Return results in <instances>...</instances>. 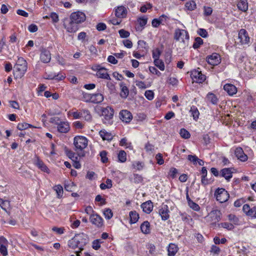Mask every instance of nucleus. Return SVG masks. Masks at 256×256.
Wrapping results in <instances>:
<instances>
[{
    "mask_svg": "<svg viewBox=\"0 0 256 256\" xmlns=\"http://www.w3.org/2000/svg\"><path fill=\"white\" fill-rule=\"evenodd\" d=\"M236 157L242 162H246L248 160V156L244 153L242 148H236L234 151Z\"/></svg>",
    "mask_w": 256,
    "mask_h": 256,
    "instance_id": "2eb2a0df",
    "label": "nucleus"
},
{
    "mask_svg": "<svg viewBox=\"0 0 256 256\" xmlns=\"http://www.w3.org/2000/svg\"><path fill=\"white\" fill-rule=\"evenodd\" d=\"M142 232L144 234H149L150 232V224L148 221H144L140 226Z\"/></svg>",
    "mask_w": 256,
    "mask_h": 256,
    "instance_id": "c85d7f7f",
    "label": "nucleus"
},
{
    "mask_svg": "<svg viewBox=\"0 0 256 256\" xmlns=\"http://www.w3.org/2000/svg\"><path fill=\"white\" fill-rule=\"evenodd\" d=\"M188 159L193 162L194 164H196L197 160H198V158L195 155H188Z\"/></svg>",
    "mask_w": 256,
    "mask_h": 256,
    "instance_id": "0e129e2a",
    "label": "nucleus"
},
{
    "mask_svg": "<svg viewBox=\"0 0 256 256\" xmlns=\"http://www.w3.org/2000/svg\"><path fill=\"white\" fill-rule=\"evenodd\" d=\"M50 18H52L53 23H56L59 21L58 16L56 12H52L50 14Z\"/></svg>",
    "mask_w": 256,
    "mask_h": 256,
    "instance_id": "680f3d73",
    "label": "nucleus"
},
{
    "mask_svg": "<svg viewBox=\"0 0 256 256\" xmlns=\"http://www.w3.org/2000/svg\"><path fill=\"white\" fill-rule=\"evenodd\" d=\"M65 28L68 32H75L78 30V24L72 20L70 21L68 24H64Z\"/></svg>",
    "mask_w": 256,
    "mask_h": 256,
    "instance_id": "f3484780",
    "label": "nucleus"
},
{
    "mask_svg": "<svg viewBox=\"0 0 256 256\" xmlns=\"http://www.w3.org/2000/svg\"><path fill=\"white\" fill-rule=\"evenodd\" d=\"M40 58L42 62L44 63H48L51 60V54L50 52L46 50H44L42 51Z\"/></svg>",
    "mask_w": 256,
    "mask_h": 256,
    "instance_id": "6ab92c4d",
    "label": "nucleus"
},
{
    "mask_svg": "<svg viewBox=\"0 0 256 256\" xmlns=\"http://www.w3.org/2000/svg\"><path fill=\"white\" fill-rule=\"evenodd\" d=\"M53 190L56 191L57 194V197L60 198L64 194L63 188L60 185H56L53 187Z\"/></svg>",
    "mask_w": 256,
    "mask_h": 256,
    "instance_id": "2f4dec72",
    "label": "nucleus"
},
{
    "mask_svg": "<svg viewBox=\"0 0 256 256\" xmlns=\"http://www.w3.org/2000/svg\"><path fill=\"white\" fill-rule=\"evenodd\" d=\"M216 199L220 203L226 202L229 198V194L224 188H218L215 192Z\"/></svg>",
    "mask_w": 256,
    "mask_h": 256,
    "instance_id": "7ed1b4c3",
    "label": "nucleus"
},
{
    "mask_svg": "<svg viewBox=\"0 0 256 256\" xmlns=\"http://www.w3.org/2000/svg\"><path fill=\"white\" fill-rule=\"evenodd\" d=\"M10 202L7 200H4L0 198V206L2 210L8 212L6 207L9 206Z\"/></svg>",
    "mask_w": 256,
    "mask_h": 256,
    "instance_id": "3c124183",
    "label": "nucleus"
},
{
    "mask_svg": "<svg viewBox=\"0 0 256 256\" xmlns=\"http://www.w3.org/2000/svg\"><path fill=\"white\" fill-rule=\"evenodd\" d=\"M90 222L92 224L95 225L98 228H101L103 226L102 218L97 214H92L90 217Z\"/></svg>",
    "mask_w": 256,
    "mask_h": 256,
    "instance_id": "9d476101",
    "label": "nucleus"
},
{
    "mask_svg": "<svg viewBox=\"0 0 256 256\" xmlns=\"http://www.w3.org/2000/svg\"><path fill=\"white\" fill-rule=\"evenodd\" d=\"M82 118H84L86 120L90 122L92 120V116L90 114V112L86 110H84L82 111Z\"/></svg>",
    "mask_w": 256,
    "mask_h": 256,
    "instance_id": "473e14b6",
    "label": "nucleus"
},
{
    "mask_svg": "<svg viewBox=\"0 0 256 256\" xmlns=\"http://www.w3.org/2000/svg\"><path fill=\"white\" fill-rule=\"evenodd\" d=\"M84 210L86 213L90 216L96 214L94 211L93 210L92 207L90 206H88L86 207Z\"/></svg>",
    "mask_w": 256,
    "mask_h": 256,
    "instance_id": "774afa93",
    "label": "nucleus"
},
{
    "mask_svg": "<svg viewBox=\"0 0 256 256\" xmlns=\"http://www.w3.org/2000/svg\"><path fill=\"white\" fill-rule=\"evenodd\" d=\"M119 34L122 38H127L130 35V33L124 29H121L118 31Z\"/></svg>",
    "mask_w": 256,
    "mask_h": 256,
    "instance_id": "8fccbe9b",
    "label": "nucleus"
},
{
    "mask_svg": "<svg viewBox=\"0 0 256 256\" xmlns=\"http://www.w3.org/2000/svg\"><path fill=\"white\" fill-rule=\"evenodd\" d=\"M180 134L182 138L185 139L190 138V132L184 128H182L180 130Z\"/></svg>",
    "mask_w": 256,
    "mask_h": 256,
    "instance_id": "c03bdc74",
    "label": "nucleus"
},
{
    "mask_svg": "<svg viewBox=\"0 0 256 256\" xmlns=\"http://www.w3.org/2000/svg\"><path fill=\"white\" fill-rule=\"evenodd\" d=\"M102 112L105 119L109 120L112 118L114 111L110 107L107 106L102 109Z\"/></svg>",
    "mask_w": 256,
    "mask_h": 256,
    "instance_id": "4468645a",
    "label": "nucleus"
},
{
    "mask_svg": "<svg viewBox=\"0 0 256 256\" xmlns=\"http://www.w3.org/2000/svg\"><path fill=\"white\" fill-rule=\"evenodd\" d=\"M228 219L229 220L232 222L234 224H238V218L234 214H230L228 216Z\"/></svg>",
    "mask_w": 256,
    "mask_h": 256,
    "instance_id": "603ef678",
    "label": "nucleus"
},
{
    "mask_svg": "<svg viewBox=\"0 0 256 256\" xmlns=\"http://www.w3.org/2000/svg\"><path fill=\"white\" fill-rule=\"evenodd\" d=\"M96 76L98 78L108 80H111L110 75L107 72L106 69L105 68L100 69L98 71H97Z\"/></svg>",
    "mask_w": 256,
    "mask_h": 256,
    "instance_id": "412c9836",
    "label": "nucleus"
},
{
    "mask_svg": "<svg viewBox=\"0 0 256 256\" xmlns=\"http://www.w3.org/2000/svg\"><path fill=\"white\" fill-rule=\"evenodd\" d=\"M92 94L83 93V100L86 102H92Z\"/></svg>",
    "mask_w": 256,
    "mask_h": 256,
    "instance_id": "5fc2aeb1",
    "label": "nucleus"
},
{
    "mask_svg": "<svg viewBox=\"0 0 256 256\" xmlns=\"http://www.w3.org/2000/svg\"><path fill=\"white\" fill-rule=\"evenodd\" d=\"M203 44V40L200 37L195 38V42L193 44V48H198Z\"/></svg>",
    "mask_w": 256,
    "mask_h": 256,
    "instance_id": "a18cd8bd",
    "label": "nucleus"
},
{
    "mask_svg": "<svg viewBox=\"0 0 256 256\" xmlns=\"http://www.w3.org/2000/svg\"><path fill=\"white\" fill-rule=\"evenodd\" d=\"M178 173V170L175 168H171L168 173V177L174 178Z\"/></svg>",
    "mask_w": 256,
    "mask_h": 256,
    "instance_id": "79ce46f5",
    "label": "nucleus"
},
{
    "mask_svg": "<svg viewBox=\"0 0 256 256\" xmlns=\"http://www.w3.org/2000/svg\"><path fill=\"white\" fill-rule=\"evenodd\" d=\"M207 99L213 104H216L218 102V99L212 93H208L206 96Z\"/></svg>",
    "mask_w": 256,
    "mask_h": 256,
    "instance_id": "72a5a7b5",
    "label": "nucleus"
},
{
    "mask_svg": "<svg viewBox=\"0 0 256 256\" xmlns=\"http://www.w3.org/2000/svg\"><path fill=\"white\" fill-rule=\"evenodd\" d=\"M238 8L239 10L246 12L248 10V2L247 0H240L237 4Z\"/></svg>",
    "mask_w": 256,
    "mask_h": 256,
    "instance_id": "cd10ccee",
    "label": "nucleus"
},
{
    "mask_svg": "<svg viewBox=\"0 0 256 256\" xmlns=\"http://www.w3.org/2000/svg\"><path fill=\"white\" fill-rule=\"evenodd\" d=\"M99 134L100 137L104 140H106L108 141H110L113 138L112 134L111 133L106 132L104 130H101L99 132Z\"/></svg>",
    "mask_w": 256,
    "mask_h": 256,
    "instance_id": "bb28decb",
    "label": "nucleus"
},
{
    "mask_svg": "<svg viewBox=\"0 0 256 256\" xmlns=\"http://www.w3.org/2000/svg\"><path fill=\"white\" fill-rule=\"evenodd\" d=\"M156 160L157 164L160 165H162L164 163V160L161 154L158 153L156 154Z\"/></svg>",
    "mask_w": 256,
    "mask_h": 256,
    "instance_id": "4d7b16f0",
    "label": "nucleus"
},
{
    "mask_svg": "<svg viewBox=\"0 0 256 256\" xmlns=\"http://www.w3.org/2000/svg\"><path fill=\"white\" fill-rule=\"evenodd\" d=\"M135 83H136V86L138 88H141V89H145L148 87L146 86V84L144 82H142V81H139V80H136L135 81Z\"/></svg>",
    "mask_w": 256,
    "mask_h": 256,
    "instance_id": "e2e57ef3",
    "label": "nucleus"
},
{
    "mask_svg": "<svg viewBox=\"0 0 256 256\" xmlns=\"http://www.w3.org/2000/svg\"><path fill=\"white\" fill-rule=\"evenodd\" d=\"M191 76L194 82L197 83H202L206 79V76L201 72L194 70L192 72Z\"/></svg>",
    "mask_w": 256,
    "mask_h": 256,
    "instance_id": "6e6552de",
    "label": "nucleus"
},
{
    "mask_svg": "<svg viewBox=\"0 0 256 256\" xmlns=\"http://www.w3.org/2000/svg\"><path fill=\"white\" fill-rule=\"evenodd\" d=\"M86 18L85 14L79 11L72 12L70 16V20L78 24L84 22L86 20Z\"/></svg>",
    "mask_w": 256,
    "mask_h": 256,
    "instance_id": "20e7f679",
    "label": "nucleus"
},
{
    "mask_svg": "<svg viewBox=\"0 0 256 256\" xmlns=\"http://www.w3.org/2000/svg\"><path fill=\"white\" fill-rule=\"evenodd\" d=\"M27 70V66L15 65L14 74L16 78H20L24 74Z\"/></svg>",
    "mask_w": 256,
    "mask_h": 256,
    "instance_id": "423d86ee",
    "label": "nucleus"
},
{
    "mask_svg": "<svg viewBox=\"0 0 256 256\" xmlns=\"http://www.w3.org/2000/svg\"><path fill=\"white\" fill-rule=\"evenodd\" d=\"M141 208H142L144 212L146 214H150L152 210L153 204L150 201H148L142 204Z\"/></svg>",
    "mask_w": 256,
    "mask_h": 256,
    "instance_id": "a878e982",
    "label": "nucleus"
},
{
    "mask_svg": "<svg viewBox=\"0 0 256 256\" xmlns=\"http://www.w3.org/2000/svg\"><path fill=\"white\" fill-rule=\"evenodd\" d=\"M129 216L130 218V222L131 224L136 223L139 218V215L136 211L130 212Z\"/></svg>",
    "mask_w": 256,
    "mask_h": 256,
    "instance_id": "c756f323",
    "label": "nucleus"
},
{
    "mask_svg": "<svg viewBox=\"0 0 256 256\" xmlns=\"http://www.w3.org/2000/svg\"><path fill=\"white\" fill-rule=\"evenodd\" d=\"M154 64L155 66L158 67L160 70H164V62L160 60H154Z\"/></svg>",
    "mask_w": 256,
    "mask_h": 256,
    "instance_id": "a19ab883",
    "label": "nucleus"
},
{
    "mask_svg": "<svg viewBox=\"0 0 256 256\" xmlns=\"http://www.w3.org/2000/svg\"><path fill=\"white\" fill-rule=\"evenodd\" d=\"M28 128H36V127L30 124L26 123V122L19 123V124H18L17 126V128L20 130H26V129Z\"/></svg>",
    "mask_w": 256,
    "mask_h": 256,
    "instance_id": "f704fd0d",
    "label": "nucleus"
},
{
    "mask_svg": "<svg viewBox=\"0 0 256 256\" xmlns=\"http://www.w3.org/2000/svg\"><path fill=\"white\" fill-rule=\"evenodd\" d=\"M88 140L83 136H76L74 140V144L76 150L82 151L88 146Z\"/></svg>",
    "mask_w": 256,
    "mask_h": 256,
    "instance_id": "f03ea898",
    "label": "nucleus"
},
{
    "mask_svg": "<svg viewBox=\"0 0 256 256\" xmlns=\"http://www.w3.org/2000/svg\"><path fill=\"white\" fill-rule=\"evenodd\" d=\"M138 46L140 49H144L146 51L147 50V44L146 42L143 40H140L138 41Z\"/></svg>",
    "mask_w": 256,
    "mask_h": 256,
    "instance_id": "864d4df0",
    "label": "nucleus"
},
{
    "mask_svg": "<svg viewBox=\"0 0 256 256\" xmlns=\"http://www.w3.org/2000/svg\"><path fill=\"white\" fill-rule=\"evenodd\" d=\"M120 95L121 97L124 98H126L129 94V90L128 88L123 82L120 84Z\"/></svg>",
    "mask_w": 256,
    "mask_h": 256,
    "instance_id": "b1692460",
    "label": "nucleus"
},
{
    "mask_svg": "<svg viewBox=\"0 0 256 256\" xmlns=\"http://www.w3.org/2000/svg\"><path fill=\"white\" fill-rule=\"evenodd\" d=\"M16 65L27 66V62L22 58H19Z\"/></svg>",
    "mask_w": 256,
    "mask_h": 256,
    "instance_id": "338daca9",
    "label": "nucleus"
},
{
    "mask_svg": "<svg viewBox=\"0 0 256 256\" xmlns=\"http://www.w3.org/2000/svg\"><path fill=\"white\" fill-rule=\"evenodd\" d=\"M143 180V178L142 176L138 174H134V183H140Z\"/></svg>",
    "mask_w": 256,
    "mask_h": 256,
    "instance_id": "bf43d9fd",
    "label": "nucleus"
},
{
    "mask_svg": "<svg viewBox=\"0 0 256 256\" xmlns=\"http://www.w3.org/2000/svg\"><path fill=\"white\" fill-rule=\"evenodd\" d=\"M102 242L100 239L94 240L92 242V247L96 250H98L100 248V244Z\"/></svg>",
    "mask_w": 256,
    "mask_h": 256,
    "instance_id": "09e8293b",
    "label": "nucleus"
},
{
    "mask_svg": "<svg viewBox=\"0 0 256 256\" xmlns=\"http://www.w3.org/2000/svg\"><path fill=\"white\" fill-rule=\"evenodd\" d=\"M118 156L119 161L121 162H125L126 160V154L124 150H120Z\"/></svg>",
    "mask_w": 256,
    "mask_h": 256,
    "instance_id": "ea45409f",
    "label": "nucleus"
},
{
    "mask_svg": "<svg viewBox=\"0 0 256 256\" xmlns=\"http://www.w3.org/2000/svg\"><path fill=\"white\" fill-rule=\"evenodd\" d=\"M107 152L105 150L101 152L100 154V156L101 158V160L102 162L105 163L108 162V158L106 157Z\"/></svg>",
    "mask_w": 256,
    "mask_h": 256,
    "instance_id": "052dcab7",
    "label": "nucleus"
},
{
    "mask_svg": "<svg viewBox=\"0 0 256 256\" xmlns=\"http://www.w3.org/2000/svg\"><path fill=\"white\" fill-rule=\"evenodd\" d=\"M222 214L220 210H213L209 214L208 218L212 224H216L221 219Z\"/></svg>",
    "mask_w": 256,
    "mask_h": 256,
    "instance_id": "39448f33",
    "label": "nucleus"
},
{
    "mask_svg": "<svg viewBox=\"0 0 256 256\" xmlns=\"http://www.w3.org/2000/svg\"><path fill=\"white\" fill-rule=\"evenodd\" d=\"M147 21H148V18H144V17L140 18L138 19V22L141 28L140 29V30H142L144 28V26L147 23ZM136 28L138 30H140L139 27H138Z\"/></svg>",
    "mask_w": 256,
    "mask_h": 256,
    "instance_id": "c9c22d12",
    "label": "nucleus"
},
{
    "mask_svg": "<svg viewBox=\"0 0 256 256\" xmlns=\"http://www.w3.org/2000/svg\"><path fill=\"white\" fill-rule=\"evenodd\" d=\"M34 164L36 166L42 171L49 174L50 170L40 160L39 157L36 156Z\"/></svg>",
    "mask_w": 256,
    "mask_h": 256,
    "instance_id": "ddd939ff",
    "label": "nucleus"
},
{
    "mask_svg": "<svg viewBox=\"0 0 256 256\" xmlns=\"http://www.w3.org/2000/svg\"><path fill=\"white\" fill-rule=\"evenodd\" d=\"M75 184L73 182H70L65 184L64 188L66 191L72 192L74 190Z\"/></svg>",
    "mask_w": 256,
    "mask_h": 256,
    "instance_id": "49530a36",
    "label": "nucleus"
},
{
    "mask_svg": "<svg viewBox=\"0 0 256 256\" xmlns=\"http://www.w3.org/2000/svg\"><path fill=\"white\" fill-rule=\"evenodd\" d=\"M89 239L87 234L84 233L76 234L68 242V246L72 249L78 248L80 251L76 252L77 256H80L79 253L83 250V248L88 242Z\"/></svg>",
    "mask_w": 256,
    "mask_h": 256,
    "instance_id": "f257e3e1",
    "label": "nucleus"
},
{
    "mask_svg": "<svg viewBox=\"0 0 256 256\" xmlns=\"http://www.w3.org/2000/svg\"><path fill=\"white\" fill-rule=\"evenodd\" d=\"M104 100L102 94L100 93L92 94V102L100 103Z\"/></svg>",
    "mask_w": 256,
    "mask_h": 256,
    "instance_id": "7c9ffc66",
    "label": "nucleus"
},
{
    "mask_svg": "<svg viewBox=\"0 0 256 256\" xmlns=\"http://www.w3.org/2000/svg\"><path fill=\"white\" fill-rule=\"evenodd\" d=\"M206 61L210 65L217 66L220 62V56L216 53H213L206 57Z\"/></svg>",
    "mask_w": 256,
    "mask_h": 256,
    "instance_id": "1a4fd4ad",
    "label": "nucleus"
},
{
    "mask_svg": "<svg viewBox=\"0 0 256 256\" xmlns=\"http://www.w3.org/2000/svg\"><path fill=\"white\" fill-rule=\"evenodd\" d=\"M144 96L148 100H152L154 98V93L152 90H148L146 91Z\"/></svg>",
    "mask_w": 256,
    "mask_h": 256,
    "instance_id": "13d9d810",
    "label": "nucleus"
},
{
    "mask_svg": "<svg viewBox=\"0 0 256 256\" xmlns=\"http://www.w3.org/2000/svg\"><path fill=\"white\" fill-rule=\"evenodd\" d=\"M238 38L242 44H248L250 42V37L244 29H241L239 31Z\"/></svg>",
    "mask_w": 256,
    "mask_h": 256,
    "instance_id": "f8f14e48",
    "label": "nucleus"
},
{
    "mask_svg": "<svg viewBox=\"0 0 256 256\" xmlns=\"http://www.w3.org/2000/svg\"><path fill=\"white\" fill-rule=\"evenodd\" d=\"M127 14V10L124 6H118L115 10V15L117 18H125Z\"/></svg>",
    "mask_w": 256,
    "mask_h": 256,
    "instance_id": "dca6fc26",
    "label": "nucleus"
},
{
    "mask_svg": "<svg viewBox=\"0 0 256 256\" xmlns=\"http://www.w3.org/2000/svg\"><path fill=\"white\" fill-rule=\"evenodd\" d=\"M186 8L189 10H193L196 8V4L194 1L191 0L186 2Z\"/></svg>",
    "mask_w": 256,
    "mask_h": 256,
    "instance_id": "e433bc0d",
    "label": "nucleus"
},
{
    "mask_svg": "<svg viewBox=\"0 0 256 256\" xmlns=\"http://www.w3.org/2000/svg\"><path fill=\"white\" fill-rule=\"evenodd\" d=\"M169 210L167 205H164L159 210V214L162 219L164 220H167L169 218Z\"/></svg>",
    "mask_w": 256,
    "mask_h": 256,
    "instance_id": "a211bd4d",
    "label": "nucleus"
},
{
    "mask_svg": "<svg viewBox=\"0 0 256 256\" xmlns=\"http://www.w3.org/2000/svg\"><path fill=\"white\" fill-rule=\"evenodd\" d=\"M120 118L123 122L129 123L132 118V115L128 110H124L120 112Z\"/></svg>",
    "mask_w": 256,
    "mask_h": 256,
    "instance_id": "9b49d317",
    "label": "nucleus"
},
{
    "mask_svg": "<svg viewBox=\"0 0 256 256\" xmlns=\"http://www.w3.org/2000/svg\"><path fill=\"white\" fill-rule=\"evenodd\" d=\"M188 204L190 208L196 211H198L200 208L199 206L196 202H194L192 200L188 202Z\"/></svg>",
    "mask_w": 256,
    "mask_h": 256,
    "instance_id": "6e6d98bb",
    "label": "nucleus"
},
{
    "mask_svg": "<svg viewBox=\"0 0 256 256\" xmlns=\"http://www.w3.org/2000/svg\"><path fill=\"white\" fill-rule=\"evenodd\" d=\"M105 218L107 220H110L113 216L112 210L109 208H106L103 212Z\"/></svg>",
    "mask_w": 256,
    "mask_h": 256,
    "instance_id": "58836bf2",
    "label": "nucleus"
},
{
    "mask_svg": "<svg viewBox=\"0 0 256 256\" xmlns=\"http://www.w3.org/2000/svg\"><path fill=\"white\" fill-rule=\"evenodd\" d=\"M246 215L252 217H256V207L254 206L253 208H250V210L248 212Z\"/></svg>",
    "mask_w": 256,
    "mask_h": 256,
    "instance_id": "69168bd1",
    "label": "nucleus"
},
{
    "mask_svg": "<svg viewBox=\"0 0 256 256\" xmlns=\"http://www.w3.org/2000/svg\"><path fill=\"white\" fill-rule=\"evenodd\" d=\"M178 250L177 245L174 244H170L168 248V256H174Z\"/></svg>",
    "mask_w": 256,
    "mask_h": 256,
    "instance_id": "393cba45",
    "label": "nucleus"
},
{
    "mask_svg": "<svg viewBox=\"0 0 256 256\" xmlns=\"http://www.w3.org/2000/svg\"><path fill=\"white\" fill-rule=\"evenodd\" d=\"M224 89L230 96H232L237 92L236 88L232 84H226L224 86Z\"/></svg>",
    "mask_w": 256,
    "mask_h": 256,
    "instance_id": "4be33fe9",
    "label": "nucleus"
},
{
    "mask_svg": "<svg viewBox=\"0 0 256 256\" xmlns=\"http://www.w3.org/2000/svg\"><path fill=\"white\" fill-rule=\"evenodd\" d=\"M161 54V52L159 48H156L152 50V58L154 60H159Z\"/></svg>",
    "mask_w": 256,
    "mask_h": 256,
    "instance_id": "de8ad7c7",
    "label": "nucleus"
},
{
    "mask_svg": "<svg viewBox=\"0 0 256 256\" xmlns=\"http://www.w3.org/2000/svg\"><path fill=\"white\" fill-rule=\"evenodd\" d=\"M218 226L228 230H232L234 228V225L229 222H222L218 224Z\"/></svg>",
    "mask_w": 256,
    "mask_h": 256,
    "instance_id": "37998d69",
    "label": "nucleus"
},
{
    "mask_svg": "<svg viewBox=\"0 0 256 256\" xmlns=\"http://www.w3.org/2000/svg\"><path fill=\"white\" fill-rule=\"evenodd\" d=\"M190 112H191L194 119L196 120L198 118L200 113L196 107L194 106L191 107Z\"/></svg>",
    "mask_w": 256,
    "mask_h": 256,
    "instance_id": "4c0bfd02",
    "label": "nucleus"
},
{
    "mask_svg": "<svg viewBox=\"0 0 256 256\" xmlns=\"http://www.w3.org/2000/svg\"><path fill=\"white\" fill-rule=\"evenodd\" d=\"M58 130L61 133H66L70 129V126L67 122H60L58 124Z\"/></svg>",
    "mask_w": 256,
    "mask_h": 256,
    "instance_id": "aec40b11",
    "label": "nucleus"
},
{
    "mask_svg": "<svg viewBox=\"0 0 256 256\" xmlns=\"http://www.w3.org/2000/svg\"><path fill=\"white\" fill-rule=\"evenodd\" d=\"M174 38L176 40H182L184 42V40L189 38V36L187 31L178 28L175 30Z\"/></svg>",
    "mask_w": 256,
    "mask_h": 256,
    "instance_id": "0eeeda50",
    "label": "nucleus"
},
{
    "mask_svg": "<svg viewBox=\"0 0 256 256\" xmlns=\"http://www.w3.org/2000/svg\"><path fill=\"white\" fill-rule=\"evenodd\" d=\"M220 174L228 181L232 178V172L231 168H224L221 170Z\"/></svg>",
    "mask_w": 256,
    "mask_h": 256,
    "instance_id": "5701e85b",
    "label": "nucleus"
}]
</instances>
